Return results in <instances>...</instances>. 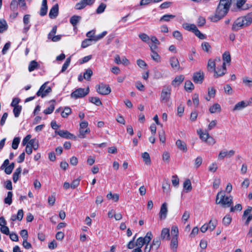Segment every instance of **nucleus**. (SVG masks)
Returning a JSON list of instances; mask_svg holds the SVG:
<instances>
[{"label":"nucleus","mask_w":252,"mask_h":252,"mask_svg":"<svg viewBox=\"0 0 252 252\" xmlns=\"http://www.w3.org/2000/svg\"><path fill=\"white\" fill-rule=\"evenodd\" d=\"M230 8V1H220L216 13L210 16L209 19L213 22H217L222 19Z\"/></svg>","instance_id":"f257e3e1"},{"label":"nucleus","mask_w":252,"mask_h":252,"mask_svg":"<svg viewBox=\"0 0 252 252\" xmlns=\"http://www.w3.org/2000/svg\"><path fill=\"white\" fill-rule=\"evenodd\" d=\"M252 23V17L250 15L240 17L237 18L234 22L232 26V30L238 31L240 29L249 26Z\"/></svg>","instance_id":"f03ea898"},{"label":"nucleus","mask_w":252,"mask_h":252,"mask_svg":"<svg viewBox=\"0 0 252 252\" xmlns=\"http://www.w3.org/2000/svg\"><path fill=\"white\" fill-rule=\"evenodd\" d=\"M232 199L231 195L225 196L224 192L221 190L216 196V203L220 204L223 207H230L232 203Z\"/></svg>","instance_id":"7ed1b4c3"},{"label":"nucleus","mask_w":252,"mask_h":252,"mask_svg":"<svg viewBox=\"0 0 252 252\" xmlns=\"http://www.w3.org/2000/svg\"><path fill=\"white\" fill-rule=\"evenodd\" d=\"M171 87L169 85H164L163 86L160 94V101L163 103H166L167 105H170Z\"/></svg>","instance_id":"20e7f679"},{"label":"nucleus","mask_w":252,"mask_h":252,"mask_svg":"<svg viewBox=\"0 0 252 252\" xmlns=\"http://www.w3.org/2000/svg\"><path fill=\"white\" fill-rule=\"evenodd\" d=\"M230 8L232 11L245 10L252 7V5L247 3V1H230Z\"/></svg>","instance_id":"39448f33"},{"label":"nucleus","mask_w":252,"mask_h":252,"mask_svg":"<svg viewBox=\"0 0 252 252\" xmlns=\"http://www.w3.org/2000/svg\"><path fill=\"white\" fill-rule=\"evenodd\" d=\"M153 237V234L151 231L147 233L144 237H140L138 238L136 241L135 246L142 248L144 245L149 244Z\"/></svg>","instance_id":"423d86ee"},{"label":"nucleus","mask_w":252,"mask_h":252,"mask_svg":"<svg viewBox=\"0 0 252 252\" xmlns=\"http://www.w3.org/2000/svg\"><path fill=\"white\" fill-rule=\"evenodd\" d=\"M197 132L202 141L207 142L210 145H214L216 143L215 140L210 136L208 132L203 131L202 129H200L197 130Z\"/></svg>","instance_id":"0eeeda50"},{"label":"nucleus","mask_w":252,"mask_h":252,"mask_svg":"<svg viewBox=\"0 0 252 252\" xmlns=\"http://www.w3.org/2000/svg\"><path fill=\"white\" fill-rule=\"evenodd\" d=\"M88 126V123L86 121H82L80 123L79 137L84 138L86 137V134L90 133V129Z\"/></svg>","instance_id":"6e6552de"},{"label":"nucleus","mask_w":252,"mask_h":252,"mask_svg":"<svg viewBox=\"0 0 252 252\" xmlns=\"http://www.w3.org/2000/svg\"><path fill=\"white\" fill-rule=\"evenodd\" d=\"M89 88L88 87L86 89L79 88L71 93V96L75 99L83 97L86 96L89 93Z\"/></svg>","instance_id":"1a4fd4ad"},{"label":"nucleus","mask_w":252,"mask_h":252,"mask_svg":"<svg viewBox=\"0 0 252 252\" xmlns=\"http://www.w3.org/2000/svg\"><path fill=\"white\" fill-rule=\"evenodd\" d=\"M48 83V82H45L40 87L36 93L37 95L40 96L43 98L51 92V88L50 87L47 86Z\"/></svg>","instance_id":"9d476101"},{"label":"nucleus","mask_w":252,"mask_h":252,"mask_svg":"<svg viewBox=\"0 0 252 252\" xmlns=\"http://www.w3.org/2000/svg\"><path fill=\"white\" fill-rule=\"evenodd\" d=\"M98 93L102 95H107L111 93V89L109 85L101 84L96 87Z\"/></svg>","instance_id":"9b49d317"},{"label":"nucleus","mask_w":252,"mask_h":252,"mask_svg":"<svg viewBox=\"0 0 252 252\" xmlns=\"http://www.w3.org/2000/svg\"><path fill=\"white\" fill-rule=\"evenodd\" d=\"M235 154V151L233 150L227 151L225 149L221 150L220 152L218 158L219 160H222L225 158H230L233 157Z\"/></svg>","instance_id":"f8f14e48"},{"label":"nucleus","mask_w":252,"mask_h":252,"mask_svg":"<svg viewBox=\"0 0 252 252\" xmlns=\"http://www.w3.org/2000/svg\"><path fill=\"white\" fill-rule=\"evenodd\" d=\"M57 28L56 26H54L51 31V32L49 33L48 35V38L49 39H51V40L53 42H57L60 41L61 39L62 35H55V34L57 32Z\"/></svg>","instance_id":"ddd939ff"},{"label":"nucleus","mask_w":252,"mask_h":252,"mask_svg":"<svg viewBox=\"0 0 252 252\" xmlns=\"http://www.w3.org/2000/svg\"><path fill=\"white\" fill-rule=\"evenodd\" d=\"M56 133L60 135L61 137L63 138H64L66 139H75L76 136H74L73 134L70 133L67 130H59L55 131Z\"/></svg>","instance_id":"4468645a"},{"label":"nucleus","mask_w":252,"mask_h":252,"mask_svg":"<svg viewBox=\"0 0 252 252\" xmlns=\"http://www.w3.org/2000/svg\"><path fill=\"white\" fill-rule=\"evenodd\" d=\"M226 70V65H225L224 63H222V65H221L220 68H219V67L218 66L217 69H215L214 70V77L218 78L219 77L223 76L224 74H225Z\"/></svg>","instance_id":"2eb2a0df"},{"label":"nucleus","mask_w":252,"mask_h":252,"mask_svg":"<svg viewBox=\"0 0 252 252\" xmlns=\"http://www.w3.org/2000/svg\"><path fill=\"white\" fill-rule=\"evenodd\" d=\"M167 204L166 202L163 203L160 207L159 213V217L160 220H164L166 219L167 215Z\"/></svg>","instance_id":"dca6fc26"},{"label":"nucleus","mask_w":252,"mask_h":252,"mask_svg":"<svg viewBox=\"0 0 252 252\" xmlns=\"http://www.w3.org/2000/svg\"><path fill=\"white\" fill-rule=\"evenodd\" d=\"M204 79V73L199 71L194 73L193 75V80L195 83L201 84Z\"/></svg>","instance_id":"f3484780"},{"label":"nucleus","mask_w":252,"mask_h":252,"mask_svg":"<svg viewBox=\"0 0 252 252\" xmlns=\"http://www.w3.org/2000/svg\"><path fill=\"white\" fill-rule=\"evenodd\" d=\"M249 105V102L241 101L237 103L233 108V111H240Z\"/></svg>","instance_id":"a211bd4d"},{"label":"nucleus","mask_w":252,"mask_h":252,"mask_svg":"<svg viewBox=\"0 0 252 252\" xmlns=\"http://www.w3.org/2000/svg\"><path fill=\"white\" fill-rule=\"evenodd\" d=\"M30 15L29 14L25 15L23 18V23L24 24V27L23 29V31L24 32H27L31 27V25L30 24Z\"/></svg>","instance_id":"6ab92c4d"},{"label":"nucleus","mask_w":252,"mask_h":252,"mask_svg":"<svg viewBox=\"0 0 252 252\" xmlns=\"http://www.w3.org/2000/svg\"><path fill=\"white\" fill-rule=\"evenodd\" d=\"M93 3V1H80L75 5V8L77 10H81L87 5H92Z\"/></svg>","instance_id":"aec40b11"},{"label":"nucleus","mask_w":252,"mask_h":252,"mask_svg":"<svg viewBox=\"0 0 252 252\" xmlns=\"http://www.w3.org/2000/svg\"><path fill=\"white\" fill-rule=\"evenodd\" d=\"M169 63L171 67L174 69H179L180 63L178 59L175 57H172L169 59Z\"/></svg>","instance_id":"412c9836"},{"label":"nucleus","mask_w":252,"mask_h":252,"mask_svg":"<svg viewBox=\"0 0 252 252\" xmlns=\"http://www.w3.org/2000/svg\"><path fill=\"white\" fill-rule=\"evenodd\" d=\"M59 13V6L58 4H56L54 5L52 8L50 9V11L49 12V17L51 18H56Z\"/></svg>","instance_id":"4be33fe9"},{"label":"nucleus","mask_w":252,"mask_h":252,"mask_svg":"<svg viewBox=\"0 0 252 252\" xmlns=\"http://www.w3.org/2000/svg\"><path fill=\"white\" fill-rule=\"evenodd\" d=\"M182 27L185 30L192 32H194L197 28L195 24L188 23L183 24Z\"/></svg>","instance_id":"5701e85b"},{"label":"nucleus","mask_w":252,"mask_h":252,"mask_svg":"<svg viewBox=\"0 0 252 252\" xmlns=\"http://www.w3.org/2000/svg\"><path fill=\"white\" fill-rule=\"evenodd\" d=\"M176 145L178 148L184 152H186L187 151V147L186 143L180 139H178L176 142Z\"/></svg>","instance_id":"b1692460"},{"label":"nucleus","mask_w":252,"mask_h":252,"mask_svg":"<svg viewBox=\"0 0 252 252\" xmlns=\"http://www.w3.org/2000/svg\"><path fill=\"white\" fill-rule=\"evenodd\" d=\"M184 77L183 75H180L176 76L172 82V85L174 86H179L183 81Z\"/></svg>","instance_id":"393cba45"},{"label":"nucleus","mask_w":252,"mask_h":252,"mask_svg":"<svg viewBox=\"0 0 252 252\" xmlns=\"http://www.w3.org/2000/svg\"><path fill=\"white\" fill-rule=\"evenodd\" d=\"M183 188L186 192H188L191 190L192 186L189 179H186L183 183Z\"/></svg>","instance_id":"a878e982"},{"label":"nucleus","mask_w":252,"mask_h":252,"mask_svg":"<svg viewBox=\"0 0 252 252\" xmlns=\"http://www.w3.org/2000/svg\"><path fill=\"white\" fill-rule=\"evenodd\" d=\"M175 17V15L172 14H165L161 16L159 20V23H162L164 22H168L170 21L172 19L174 18Z\"/></svg>","instance_id":"bb28decb"},{"label":"nucleus","mask_w":252,"mask_h":252,"mask_svg":"<svg viewBox=\"0 0 252 252\" xmlns=\"http://www.w3.org/2000/svg\"><path fill=\"white\" fill-rule=\"evenodd\" d=\"M221 106L219 103H215L209 108V111L211 114L221 111Z\"/></svg>","instance_id":"cd10ccee"},{"label":"nucleus","mask_w":252,"mask_h":252,"mask_svg":"<svg viewBox=\"0 0 252 252\" xmlns=\"http://www.w3.org/2000/svg\"><path fill=\"white\" fill-rule=\"evenodd\" d=\"M160 237L162 240H169L170 238L169 229L167 228H163L162 230H161Z\"/></svg>","instance_id":"c85d7f7f"},{"label":"nucleus","mask_w":252,"mask_h":252,"mask_svg":"<svg viewBox=\"0 0 252 252\" xmlns=\"http://www.w3.org/2000/svg\"><path fill=\"white\" fill-rule=\"evenodd\" d=\"M8 29V25L6 21L3 19H0V33H2Z\"/></svg>","instance_id":"c756f323"},{"label":"nucleus","mask_w":252,"mask_h":252,"mask_svg":"<svg viewBox=\"0 0 252 252\" xmlns=\"http://www.w3.org/2000/svg\"><path fill=\"white\" fill-rule=\"evenodd\" d=\"M39 64L35 61H31L29 65L28 70L30 72L33 71L39 67Z\"/></svg>","instance_id":"7c9ffc66"},{"label":"nucleus","mask_w":252,"mask_h":252,"mask_svg":"<svg viewBox=\"0 0 252 252\" xmlns=\"http://www.w3.org/2000/svg\"><path fill=\"white\" fill-rule=\"evenodd\" d=\"M48 7L47 5V1H43L40 10V15L42 16L46 14L47 12Z\"/></svg>","instance_id":"2f4dec72"},{"label":"nucleus","mask_w":252,"mask_h":252,"mask_svg":"<svg viewBox=\"0 0 252 252\" xmlns=\"http://www.w3.org/2000/svg\"><path fill=\"white\" fill-rule=\"evenodd\" d=\"M81 17L78 15H74L70 19V23L75 27L78 23L80 21Z\"/></svg>","instance_id":"473e14b6"},{"label":"nucleus","mask_w":252,"mask_h":252,"mask_svg":"<svg viewBox=\"0 0 252 252\" xmlns=\"http://www.w3.org/2000/svg\"><path fill=\"white\" fill-rule=\"evenodd\" d=\"M151 245V247L153 248V249L157 250L160 245V239L159 238H156L154 239Z\"/></svg>","instance_id":"72a5a7b5"},{"label":"nucleus","mask_w":252,"mask_h":252,"mask_svg":"<svg viewBox=\"0 0 252 252\" xmlns=\"http://www.w3.org/2000/svg\"><path fill=\"white\" fill-rule=\"evenodd\" d=\"M107 198L108 199H112L114 202H118L119 199V196L118 194L115 193L112 194L111 192H110L106 195Z\"/></svg>","instance_id":"f704fd0d"},{"label":"nucleus","mask_w":252,"mask_h":252,"mask_svg":"<svg viewBox=\"0 0 252 252\" xmlns=\"http://www.w3.org/2000/svg\"><path fill=\"white\" fill-rule=\"evenodd\" d=\"M22 171V168L19 167L16 169L13 174V180L14 183H16L19 179V175Z\"/></svg>","instance_id":"c9c22d12"},{"label":"nucleus","mask_w":252,"mask_h":252,"mask_svg":"<svg viewBox=\"0 0 252 252\" xmlns=\"http://www.w3.org/2000/svg\"><path fill=\"white\" fill-rule=\"evenodd\" d=\"M222 59H223V63H224L225 64L226 63H230L231 61V57L230 53L226 51L222 55Z\"/></svg>","instance_id":"e433bc0d"},{"label":"nucleus","mask_w":252,"mask_h":252,"mask_svg":"<svg viewBox=\"0 0 252 252\" xmlns=\"http://www.w3.org/2000/svg\"><path fill=\"white\" fill-rule=\"evenodd\" d=\"M142 157L144 161L147 165H150L151 161L149 154L147 152H144L142 154Z\"/></svg>","instance_id":"4c0bfd02"},{"label":"nucleus","mask_w":252,"mask_h":252,"mask_svg":"<svg viewBox=\"0 0 252 252\" xmlns=\"http://www.w3.org/2000/svg\"><path fill=\"white\" fill-rule=\"evenodd\" d=\"M162 188L163 191L166 193H169L170 192V186L167 181L162 184Z\"/></svg>","instance_id":"58836bf2"},{"label":"nucleus","mask_w":252,"mask_h":252,"mask_svg":"<svg viewBox=\"0 0 252 252\" xmlns=\"http://www.w3.org/2000/svg\"><path fill=\"white\" fill-rule=\"evenodd\" d=\"M93 72L92 69L90 68H88L84 73L83 78L87 80H90L91 76L93 75Z\"/></svg>","instance_id":"ea45409f"},{"label":"nucleus","mask_w":252,"mask_h":252,"mask_svg":"<svg viewBox=\"0 0 252 252\" xmlns=\"http://www.w3.org/2000/svg\"><path fill=\"white\" fill-rule=\"evenodd\" d=\"M217 224V221L216 220H210L207 225H208V230L212 231L216 228Z\"/></svg>","instance_id":"a19ab883"},{"label":"nucleus","mask_w":252,"mask_h":252,"mask_svg":"<svg viewBox=\"0 0 252 252\" xmlns=\"http://www.w3.org/2000/svg\"><path fill=\"white\" fill-rule=\"evenodd\" d=\"M216 63L214 60L212 59L209 60L207 64V68L209 70H212V71H214L215 69Z\"/></svg>","instance_id":"79ce46f5"},{"label":"nucleus","mask_w":252,"mask_h":252,"mask_svg":"<svg viewBox=\"0 0 252 252\" xmlns=\"http://www.w3.org/2000/svg\"><path fill=\"white\" fill-rule=\"evenodd\" d=\"M232 220L231 217L229 215H226L222 219V223L225 226H228Z\"/></svg>","instance_id":"37998d69"},{"label":"nucleus","mask_w":252,"mask_h":252,"mask_svg":"<svg viewBox=\"0 0 252 252\" xmlns=\"http://www.w3.org/2000/svg\"><path fill=\"white\" fill-rule=\"evenodd\" d=\"M194 89V85L190 80H187L185 83V89L186 91H192Z\"/></svg>","instance_id":"c03bdc74"},{"label":"nucleus","mask_w":252,"mask_h":252,"mask_svg":"<svg viewBox=\"0 0 252 252\" xmlns=\"http://www.w3.org/2000/svg\"><path fill=\"white\" fill-rule=\"evenodd\" d=\"M172 34L173 37L177 40L181 41L183 40V35L179 31H174Z\"/></svg>","instance_id":"a18cd8bd"},{"label":"nucleus","mask_w":252,"mask_h":252,"mask_svg":"<svg viewBox=\"0 0 252 252\" xmlns=\"http://www.w3.org/2000/svg\"><path fill=\"white\" fill-rule=\"evenodd\" d=\"M139 37L144 42L149 43L150 42V37L146 33H141L139 34Z\"/></svg>","instance_id":"49530a36"},{"label":"nucleus","mask_w":252,"mask_h":252,"mask_svg":"<svg viewBox=\"0 0 252 252\" xmlns=\"http://www.w3.org/2000/svg\"><path fill=\"white\" fill-rule=\"evenodd\" d=\"M151 57L154 61L158 63L160 62L161 58L157 52H151Z\"/></svg>","instance_id":"de8ad7c7"},{"label":"nucleus","mask_w":252,"mask_h":252,"mask_svg":"<svg viewBox=\"0 0 252 252\" xmlns=\"http://www.w3.org/2000/svg\"><path fill=\"white\" fill-rule=\"evenodd\" d=\"M89 100L92 103L95 104L97 106H100L102 104L100 99L97 97H90Z\"/></svg>","instance_id":"09e8293b"},{"label":"nucleus","mask_w":252,"mask_h":252,"mask_svg":"<svg viewBox=\"0 0 252 252\" xmlns=\"http://www.w3.org/2000/svg\"><path fill=\"white\" fill-rule=\"evenodd\" d=\"M107 34L106 31H104L102 33L99 34L95 35L93 38H92L93 41L96 42L101 39H102L104 36H105Z\"/></svg>","instance_id":"8fccbe9b"},{"label":"nucleus","mask_w":252,"mask_h":252,"mask_svg":"<svg viewBox=\"0 0 252 252\" xmlns=\"http://www.w3.org/2000/svg\"><path fill=\"white\" fill-rule=\"evenodd\" d=\"M20 142V139L19 137H15L12 141V148L16 150L18 148V145Z\"/></svg>","instance_id":"3c124183"},{"label":"nucleus","mask_w":252,"mask_h":252,"mask_svg":"<svg viewBox=\"0 0 252 252\" xmlns=\"http://www.w3.org/2000/svg\"><path fill=\"white\" fill-rule=\"evenodd\" d=\"M22 110V106H17L15 107H14L13 109V113L14 115V116L16 118H18Z\"/></svg>","instance_id":"603ef678"},{"label":"nucleus","mask_w":252,"mask_h":252,"mask_svg":"<svg viewBox=\"0 0 252 252\" xmlns=\"http://www.w3.org/2000/svg\"><path fill=\"white\" fill-rule=\"evenodd\" d=\"M12 193L11 191H8L7 197L4 199L5 204L10 205L12 203Z\"/></svg>","instance_id":"864d4df0"},{"label":"nucleus","mask_w":252,"mask_h":252,"mask_svg":"<svg viewBox=\"0 0 252 252\" xmlns=\"http://www.w3.org/2000/svg\"><path fill=\"white\" fill-rule=\"evenodd\" d=\"M218 169V165L216 162L212 163L208 167V170L212 173L215 172Z\"/></svg>","instance_id":"5fc2aeb1"},{"label":"nucleus","mask_w":252,"mask_h":252,"mask_svg":"<svg viewBox=\"0 0 252 252\" xmlns=\"http://www.w3.org/2000/svg\"><path fill=\"white\" fill-rule=\"evenodd\" d=\"M190 217V213L189 211H186L182 217V220L184 223H186Z\"/></svg>","instance_id":"6e6d98bb"},{"label":"nucleus","mask_w":252,"mask_h":252,"mask_svg":"<svg viewBox=\"0 0 252 252\" xmlns=\"http://www.w3.org/2000/svg\"><path fill=\"white\" fill-rule=\"evenodd\" d=\"M71 112V110L69 107H65L62 112V116L63 118H66Z\"/></svg>","instance_id":"4d7b16f0"},{"label":"nucleus","mask_w":252,"mask_h":252,"mask_svg":"<svg viewBox=\"0 0 252 252\" xmlns=\"http://www.w3.org/2000/svg\"><path fill=\"white\" fill-rule=\"evenodd\" d=\"M243 83L247 86L252 87V79L245 77L243 79Z\"/></svg>","instance_id":"13d9d810"},{"label":"nucleus","mask_w":252,"mask_h":252,"mask_svg":"<svg viewBox=\"0 0 252 252\" xmlns=\"http://www.w3.org/2000/svg\"><path fill=\"white\" fill-rule=\"evenodd\" d=\"M106 5L105 3H101L96 9V13L97 14H100L104 12L106 8Z\"/></svg>","instance_id":"bf43d9fd"},{"label":"nucleus","mask_w":252,"mask_h":252,"mask_svg":"<svg viewBox=\"0 0 252 252\" xmlns=\"http://www.w3.org/2000/svg\"><path fill=\"white\" fill-rule=\"evenodd\" d=\"M193 33L198 38L200 39H204L206 38V36L202 33L197 28Z\"/></svg>","instance_id":"052dcab7"},{"label":"nucleus","mask_w":252,"mask_h":252,"mask_svg":"<svg viewBox=\"0 0 252 252\" xmlns=\"http://www.w3.org/2000/svg\"><path fill=\"white\" fill-rule=\"evenodd\" d=\"M201 46L203 50L205 52H208L211 49V46L210 45L209 43L207 42H203L202 43Z\"/></svg>","instance_id":"680f3d73"},{"label":"nucleus","mask_w":252,"mask_h":252,"mask_svg":"<svg viewBox=\"0 0 252 252\" xmlns=\"http://www.w3.org/2000/svg\"><path fill=\"white\" fill-rule=\"evenodd\" d=\"M55 108L54 105L53 104H51L47 109L44 110V113L45 114H51Z\"/></svg>","instance_id":"e2e57ef3"},{"label":"nucleus","mask_w":252,"mask_h":252,"mask_svg":"<svg viewBox=\"0 0 252 252\" xmlns=\"http://www.w3.org/2000/svg\"><path fill=\"white\" fill-rule=\"evenodd\" d=\"M92 41H93L92 38L85 39L82 43V47L85 48L91 45Z\"/></svg>","instance_id":"0e129e2a"},{"label":"nucleus","mask_w":252,"mask_h":252,"mask_svg":"<svg viewBox=\"0 0 252 252\" xmlns=\"http://www.w3.org/2000/svg\"><path fill=\"white\" fill-rule=\"evenodd\" d=\"M178 228L177 226L174 225L171 228V234L173 237H178Z\"/></svg>","instance_id":"69168bd1"},{"label":"nucleus","mask_w":252,"mask_h":252,"mask_svg":"<svg viewBox=\"0 0 252 252\" xmlns=\"http://www.w3.org/2000/svg\"><path fill=\"white\" fill-rule=\"evenodd\" d=\"M70 58H68L66 60L65 63H64V64H63V65L62 66V68L61 70L62 72H63L67 68V67H68V66L70 64Z\"/></svg>","instance_id":"338daca9"},{"label":"nucleus","mask_w":252,"mask_h":252,"mask_svg":"<svg viewBox=\"0 0 252 252\" xmlns=\"http://www.w3.org/2000/svg\"><path fill=\"white\" fill-rule=\"evenodd\" d=\"M224 90L225 93L228 94H233L232 89L229 84H227L224 86Z\"/></svg>","instance_id":"774afa93"}]
</instances>
